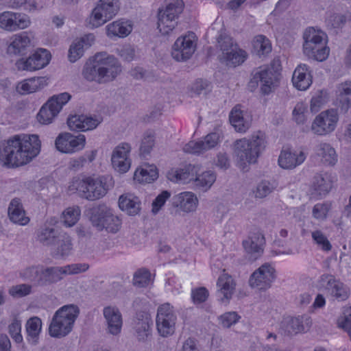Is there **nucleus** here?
<instances>
[{"label":"nucleus","mask_w":351,"mask_h":351,"mask_svg":"<svg viewBox=\"0 0 351 351\" xmlns=\"http://www.w3.org/2000/svg\"><path fill=\"white\" fill-rule=\"evenodd\" d=\"M40 141L36 134H16L0 143V162L8 168L29 163L40 151Z\"/></svg>","instance_id":"obj_1"},{"label":"nucleus","mask_w":351,"mask_h":351,"mask_svg":"<svg viewBox=\"0 0 351 351\" xmlns=\"http://www.w3.org/2000/svg\"><path fill=\"white\" fill-rule=\"evenodd\" d=\"M121 72L117 58L106 52H99L86 63L82 75L88 81L103 84L114 80Z\"/></svg>","instance_id":"obj_2"},{"label":"nucleus","mask_w":351,"mask_h":351,"mask_svg":"<svg viewBox=\"0 0 351 351\" xmlns=\"http://www.w3.org/2000/svg\"><path fill=\"white\" fill-rule=\"evenodd\" d=\"M267 146L265 135L261 131L250 138H243L234 141L233 154L239 168L244 169L247 165L256 163Z\"/></svg>","instance_id":"obj_3"},{"label":"nucleus","mask_w":351,"mask_h":351,"mask_svg":"<svg viewBox=\"0 0 351 351\" xmlns=\"http://www.w3.org/2000/svg\"><path fill=\"white\" fill-rule=\"evenodd\" d=\"M303 53L308 58L322 62L329 56L330 49L327 46L328 36L319 29L310 27L303 33Z\"/></svg>","instance_id":"obj_4"},{"label":"nucleus","mask_w":351,"mask_h":351,"mask_svg":"<svg viewBox=\"0 0 351 351\" xmlns=\"http://www.w3.org/2000/svg\"><path fill=\"white\" fill-rule=\"evenodd\" d=\"M80 313L79 308L74 304L64 305L53 315L49 327V335L53 337L61 338L71 330Z\"/></svg>","instance_id":"obj_5"},{"label":"nucleus","mask_w":351,"mask_h":351,"mask_svg":"<svg viewBox=\"0 0 351 351\" xmlns=\"http://www.w3.org/2000/svg\"><path fill=\"white\" fill-rule=\"evenodd\" d=\"M183 9L182 0H165L164 7L158 12V29L162 35H169L173 32Z\"/></svg>","instance_id":"obj_6"},{"label":"nucleus","mask_w":351,"mask_h":351,"mask_svg":"<svg viewBox=\"0 0 351 351\" xmlns=\"http://www.w3.org/2000/svg\"><path fill=\"white\" fill-rule=\"evenodd\" d=\"M20 276L35 287H44L59 282L56 267H45L43 265H32L24 269L20 273Z\"/></svg>","instance_id":"obj_7"},{"label":"nucleus","mask_w":351,"mask_h":351,"mask_svg":"<svg viewBox=\"0 0 351 351\" xmlns=\"http://www.w3.org/2000/svg\"><path fill=\"white\" fill-rule=\"evenodd\" d=\"M77 190L82 198L95 201L104 197L107 194L109 186L106 177L89 176L79 181Z\"/></svg>","instance_id":"obj_8"},{"label":"nucleus","mask_w":351,"mask_h":351,"mask_svg":"<svg viewBox=\"0 0 351 351\" xmlns=\"http://www.w3.org/2000/svg\"><path fill=\"white\" fill-rule=\"evenodd\" d=\"M90 221L93 226L99 230L105 229L109 232H117L121 226V220L115 215L113 210L106 206L100 204L92 210Z\"/></svg>","instance_id":"obj_9"},{"label":"nucleus","mask_w":351,"mask_h":351,"mask_svg":"<svg viewBox=\"0 0 351 351\" xmlns=\"http://www.w3.org/2000/svg\"><path fill=\"white\" fill-rule=\"evenodd\" d=\"M177 315L174 307L169 302L160 305L156 317V330L162 337L173 335L176 330Z\"/></svg>","instance_id":"obj_10"},{"label":"nucleus","mask_w":351,"mask_h":351,"mask_svg":"<svg viewBox=\"0 0 351 351\" xmlns=\"http://www.w3.org/2000/svg\"><path fill=\"white\" fill-rule=\"evenodd\" d=\"M119 8V0H99L92 12L90 24L94 27L104 25L116 16Z\"/></svg>","instance_id":"obj_11"},{"label":"nucleus","mask_w":351,"mask_h":351,"mask_svg":"<svg viewBox=\"0 0 351 351\" xmlns=\"http://www.w3.org/2000/svg\"><path fill=\"white\" fill-rule=\"evenodd\" d=\"M68 93H62L53 95L43 106L37 114L38 121L42 124H49L60 112L62 106L71 99Z\"/></svg>","instance_id":"obj_12"},{"label":"nucleus","mask_w":351,"mask_h":351,"mask_svg":"<svg viewBox=\"0 0 351 351\" xmlns=\"http://www.w3.org/2000/svg\"><path fill=\"white\" fill-rule=\"evenodd\" d=\"M338 120L339 116L335 109L324 110L315 118L311 125V130L317 135H326L335 130Z\"/></svg>","instance_id":"obj_13"},{"label":"nucleus","mask_w":351,"mask_h":351,"mask_svg":"<svg viewBox=\"0 0 351 351\" xmlns=\"http://www.w3.org/2000/svg\"><path fill=\"white\" fill-rule=\"evenodd\" d=\"M276 278V269L271 263H266L252 274L249 280V284L253 288L266 290L271 286Z\"/></svg>","instance_id":"obj_14"},{"label":"nucleus","mask_w":351,"mask_h":351,"mask_svg":"<svg viewBox=\"0 0 351 351\" xmlns=\"http://www.w3.org/2000/svg\"><path fill=\"white\" fill-rule=\"evenodd\" d=\"M196 36L190 32L179 37L173 45L171 56L177 61H185L189 59L196 49Z\"/></svg>","instance_id":"obj_15"},{"label":"nucleus","mask_w":351,"mask_h":351,"mask_svg":"<svg viewBox=\"0 0 351 351\" xmlns=\"http://www.w3.org/2000/svg\"><path fill=\"white\" fill-rule=\"evenodd\" d=\"M31 20L27 14L12 11L0 13V28L7 32H16L29 27Z\"/></svg>","instance_id":"obj_16"},{"label":"nucleus","mask_w":351,"mask_h":351,"mask_svg":"<svg viewBox=\"0 0 351 351\" xmlns=\"http://www.w3.org/2000/svg\"><path fill=\"white\" fill-rule=\"evenodd\" d=\"M86 137L83 134L73 135L69 132L60 133L55 141L56 149L65 154H73L84 149Z\"/></svg>","instance_id":"obj_17"},{"label":"nucleus","mask_w":351,"mask_h":351,"mask_svg":"<svg viewBox=\"0 0 351 351\" xmlns=\"http://www.w3.org/2000/svg\"><path fill=\"white\" fill-rule=\"evenodd\" d=\"M50 52L45 49H38L27 59L21 58L16 61L19 70L34 71L45 67L51 60Z\"/></svg>","instance_id":"obj_18"},{"label":"nucleus","mask_w":351,"mask_h":351,"mask_svg":"<svg viewBox=\"0 0 351 351\" xmlns=\"http://www.w3.org/2000/svg\"><path fill=\"white\" fill-rule=\"evenodd\" d=\"M307 154L303 148L292 149L284 147L278 157V165L284 169H293L302 165L306 160Z\"/></svg>","instance_id":"obj_19"},{"label":"nucleus","mask_w":351,"mask_h":351,"mask_svg":"<svg viewBox=\"0 0 351 351\" xmlns=\"http://www.w3.org/2000/svg\"><path fill=\"white\" fill-rule=\"evenodd\" d=\"M221 134L218 132L207 134L203 140L199 141H190L183 148L187 153L201 154L214 148L220 141Z\"/></svg>","instance_id":"obj_20"},{"label":"nucleus","mask_w":351,"mask_h":351,"mask_svg":"<svg viewBox=\"0 0 351 351\" xmlns=\"http://www.w3.org/2000/svg\"><path fill=\"white\" fill-rule=\"evenodd\" d=\"M280 73L273 68H266L256 72L253 80L261 84L263 94L268 95L278 86Z\"/></svg>","instance_id":"obj_21"},{"label":"nucleus","mask_w":351,"mask_h":351,"mask_svg":"<svg viewBox=\"0 0 351 351\" xmlns=\"http://www.w3.org/2000/svg\"><path fill=\"white\" fill-rule=\"evenodd\" d=\"M131 146L128 143H121L117 145L112 152V164L114 168L119 172L125 173L130 167L129 154Z\"/></svg>","instance_id":"obj_22"},{"label":"nucleus","mask_w":351,"mask_h":351,"mask_svg":"<svg viewBox=\"0 0 351 351\" xmlns=\"http://www.w3.org/2000/svg\"><path fill=\"white\" fill-rule=\"evenodd\" d=\"M236 285L235 280L228 274L223 272L219 276L217 282V295L222 303H229L235 292Z\"/></svg>","instance_id":"obj_23"},{"label":"nucleus","mask_w":351,"mask_h":351,"mask_svg":"<svg viewBox=\"0 0 351 351\" xmlns=\"http://www.w3.org/2000/svg\"><path fill=\"white\" fill-rule=\"evenodd\" d=\"M172 206L177 211L189 213L195 212L198 206V199L192 192H182L172 198Z\"/></svg>","instance_id":"obj_24"},{"label":"nucleus","mask_w":351,"mask_h":351,"mask_svg":"<svg viewBox=\"0 0 351 351\" xmlns=\"http://www.w3.org/2000/svg\"><path fill=\"white\" fill-rule=\"evenodd\" d=\"M103 314L107 332L112 335H119L123 325L122 315L120 311L117 307L109 306L104 308Z\"/></svg>","instance_id":"obj_25"},{"label":"nucleus","mask_w":351,"mask_h":351,"mask_svg":"<svg viewBox=\"0 0 351 351\" xmlns=\"http://www.w3.org/2000/svg\"><path fill=\"white\" fill-rule=\"evenodd\" d=\"M54 247L51 249V256L58 260H65L71 255L73 250V243L71 237L62 232L59 235Z\"/></svg>","instance_id":"obj_26"},{"label":"nucleus","mask_w":351,"mask_h":351,"mask_svg":"<svg viewBox=\"0 0 351 351\" xmlns=\"http://www.w3.org/2000/svg\"><path fill=\"white\" fill-rule=\"evenodd\" d=\"M150 316L145 312H138L133 322V329L136 339L139 341H145L151 335Z\"/></svg>","instance_id":"obj_27"},{"label":"nucleus","mask_w":351,"mask_h":351,"mask_svg":"<svg viewBox=\"0 0 351 351\" xmlns=\"http://www.w3.org/2000/svg\"><path fill=\"white\" fill-rule=\"evenodd\" d=\"M229 119L231 125L239 132H245L251 126L252 119L240 105L235 106L230 111Z\"/></svg>","instance_id":"obj_28"},{"label":"nucleus","mask_w":351,"mask_h":351,"mask_svg":"<svg viewBox=\"0 0 351 351\" xmlns=\"http://www.w3.org/2000/svg\"><path fill=\"white\" fill-rule=\"evenodd\" d=\"M101 120L84 114H75L69 117L67 124L70 130L73 131H87L95 129Z\"/></svg>","instance_id":"obj_29"},{"label":"nucleus","mask_w":351,"mask_h":351,"mask_svg":"<svg viewBox=\"0 0 351 351\" xmlns=\"http://www.w3.org/2000/svg\"><path fill=\"white\" fill-rule=\"evenodd\" d=\"M336 106L341 113H346L351 109V81L338 84L336 91Z\"/></svg>","instance_id":"obj_30"},{"label":"nucleus","mask_w":351,"mask_h":351,"mask_svg":"<svg viewBox=\"0 0 351 351\" xmlns=\"http://www.w3.org/2000/svg\"><path fill=\"white\" fill-rule=\"evenodd\" d=\"M31 47V39L27 32L13 35L8 47V53L23 56L27 53Z\"/></svg>","instance_id":"obj_31"},{"label":"nucleus","mask_w":351,"mask_h":351,"mask_svg":"<svg viewBox=\"0 0 351 351\" xmlns=\"http://www.w3.org/2000/svg\"><path fill=\"white\" fill-rule=\"evenodd\" d=\"M120 209L130 216L138 215L141 210V201L134 193H127L119 198Z\"/></svg>","instance_id":"obj_32"},{"label":"nucleus","mask_w":351,"mask_h":351,"mask_svg":"<svg viewBox=\"0 0 351 351\" xmlns=\"http://www.w3.org/2000/svg\"><path fill=\"white\" fill-rule=\"evenodd\" d=\"M332 177L328 173H317L314 177L311 185L313 193L319 196H324L328 193L332 187Z\"/></svg>","instance_id":"obj_33"},{"label":"nucleus","mask_w":351,"mask_h":351,"mask_svg":"<svg viewBox=\"0 0 351 351\" xmlns=\"http://www.w3.org/2000/svg\"><path fill=\"white\" fill-rule=\"evenodd\" d=\"M292 82L293 86L300 90H305L312 84V76L308 67L306 64H300L295 69Z\"/></svg>","instance_id":"obj_34"},{"label":"nucleus","mask_w":351,"mask_h":351,"mask_svg":"<svg viewBox=\"0 0 351 351\" xmlns=\"http://www.w3.org/2000/svg\"><path fill=\"white\" fill-rule=\"evenodd\" d=\"M314 152L315 156L325 165L333 166L337 161L336 151L329 143H318L314 148Z\"/></svg>","instance_id":"obj_35"},{"label":"nucleus","mask_w":351,"mask_h":351,"mask_svg":"<svg viewBox=\"0 0 351 351\" xmlns=\"http://www.w3.org/2000/svg\"><path fill=\"white\" fill-rule=\"evenodd\" d=\"M95 40L93 34L86 35L80 40H76L70 46L69 60L71 62H76L84 54V48L90 47Z\"/></svg>","instance_id":"obj_36"},{"label":"nucleus","mask_w":351,"mask_h":351,"mask_svg":"<svg viewBox=\"0 0 351 351\" xmlns=\"http://www.w3.org/2000/svg\"><path fill=\"white\" fill-rule=\"evenodd\" d=\"M47 84V80L45 77H32L19 83L16 90L21 95L30 94L40 90Z\"/></svg>","instance_id":"obj_37"},{"label":"nucleus","mask_w":351,"mask_h":351,"mask_svg":"<svg viewBox=\"0 0 351 351\" xmlns=\"http://www.w3.org/2000/svg\"><path fill=\"white\" fill-rule=\"evenodd\" d=\"M8 216L12 222L19 225L24 226L29 221V217L25 216L21 202L18 198H14L10 202L8 207Z\"/></svg>","instance_id":"obj_38"},{"label":"nucleus","mask_w":351,"mask_h":351,"mask_svg":"<svg viewBox=\"0 0 351 351\" xmlns=\"http://www.w3.org/2000/svg\"><path fill=\"white\" fill-rule=\"evenodd\" d=\"M264 244V237L261 233H254L249 238L243 242L245 251L251 254L254 258H257L263 251V245Z\"/></svg>","instance_id":"obj_39"},{"label":"nucleus","mask_w":351,"mask_h":351,"mask_svg":"<svg viewBox=\"0 0 351 351\" xmlns=\"http://www.w3.org/2000/svg\"><path fill=\"white\" fill-rule=\"evenodd\" d=\"M158 175L155 165L144 164L136 170L134 180L141 184L150 183L157 179Z\"/></svg>","instance_id":"obj_40"},{"label":"nucleus","mask_w":351,"mask_h":351,"mask_svg":"<svg viewBox=\"0 0 351 351\" xmlns=\"http://www.w3.org/2000/svg\"><path fill=\"white\" fill-rule=\"evenodd\" d=\"M247 56V53L245 50L237 47L232 51L226 53V56H220V61L228 66L235 67L243 64Z\"/></svg>","instance_id":"obj_41"},{"label":"nucleus","mask_w":351,"mask_h":351,"mask_svg":"<svg viewBox=\"0 0 351 351\" xmlns=\"http://www.w3.org/2000/svg\"><path fill=\"white\" fill-rule=\"evenodd\" d=\"M107 35L109 37H125L132 30V25L130 21H116L106 26Z\"/></svg>","instance_id":"obj_42"},{"label":"nucleus","mask_w":351,"mask_h":351,"mask_svg":"<svg viewBox=\"0 0 351 351\" xmlns=\"http://www.w3.org/2000/svg\"><path fill=\"white\" fill-rule=\"evenodd\" d=\"M311 320L308 317H292L287 322L285 331L290 335L304 332L309 328Z\"/></svg>","instance_id":"obj_43"},{"label":"nucleus","mask_w":351,"mask_h":351,"mask_svg":"<svg viewBox=\"0 0 351 351\" xmlns=\"http://www.w3.org/2000/svg\"><path fill=\"white\" fill-rule=\"evenodd\" d=\"M62 233L56 228L45 227L38 230L37 239L44 246H51L55 245L59 235Z\"/></svg>","instance_id":"obj_44"},{"label":"nucleus","mask_w":351,"mask_h":351,"mask_svg":"<svg viewBox=\"0 0 351 351\" xmlns=\"http://www.w3.org/2000/svg\"><path fill=\"white\" fill-rule=\"evenodd\" d=\"M89 269L87 263H73L62 267H56L57 275L60 281L64 276L75 275L85 272Z\"/></svg>","instance_id":"obj_45"},{"label":"nucleus","mask_w":351,"mask_h":351,"mask_svg":"<svg viewBox=\"0 0 351 351\" xmlns=\"http://www.w3.org/2000/svg\"><path fill=\"white\" fill-rule=\"evenodd\" d=\"M237 47L239 45L234 39L225 32H221L217 38V48L221 52L219 57L226 56V53L232 51Z\"/></svg>","instance_id":"obj_46"},{"label":"nucleus","mask_w":351,"mask_h":351,"mask_svg":"<svg viewBox=\"0 0 351 351\" xmlns=\"http://www.w3.org/2000/svg\"><path fill=\"white\" fill-rule=\"evenodd\" d=\"M25 327L28 337L34 343H36L37 338L41 332V319L38 317H31L27 320Z\"/></svg>","instance_id":"obj_47"},{"label":"nucleus","mask_w":351,"mask_h":351,"mask_svg":"<svg viewBox=\"0 0 351 351\" xmlns=\"http://www.w3.org/2000/svg\"><path fill=\"white\" fill-rule=\"evenodd\" d=\"M253 47L259 56L267 54L271 51V45L269 40L263 35H258L254 37Z\"/></svg>","instance_id":"obj_48"},{"label":"nucleus","mask_w":351,"mask_h":351,"mask_svg":"<svg viewBox=\"0 0 351 351\" xmlns=\"http://www.w3.org/2000/svg\"><path fill=\"white\" fill-rule=\"evenodd\" d=\"M336 324L338 328L348 333L351 340V306L343 308L342 315L337 318Z\"/></svg>","instance_id":"obj_49"},{"label":"nucleus","mask_w":351,"mask_h":351,"mask_svg":"<svg viewBox=\"0 0 351 351\" xmlns=\"http://www.w3.org/2000/svg\"><path fill=\"white\" fill-rule=\"evenodd\" d=\"M278 182L273 180H263L259 182L255 191V196L258 198H263L271 193L278 187Z\"/></svg>","instance_id":"obj_50"},{"label":"nucleus","mask_w":351,"mask_h":351,"mask_svg":"<svg viewBox=\"0 0 351 351\" xmlns=\"http://www.w3.org/2000/svg\"><path fill=\"white\" fill-rule=\"evenodd\" d=\"M80 209L78 206L67 208L62 213V222L66 227L73 226L79 220L80 216Z\"/></svg>","instance_id":"obj_51"},{"label":"nucleus","mask_w":351,"mask_h":351,"mask_svg":"<svg viewBox=\"0 0 351 351\" xmlns=\"http://www.w3.org/2000/svg\"><path fill=\"white\" fill-rule=\"evenodd\" d=\"M155 145V136L151 132L145 133L140 145V156L146 158L151 153Z\"/></svg>","instance_id":"obj_52"},{"label":"nucleus","mask_w":351,"mask_h":351,"mask_svg":"<svg viewBox=\"0 0 351 351\" xmlns=\"http://www.w3.org/2000/svg\"><path fill=\"white\" fill-rule=\"evenodd\" d=\"M195 169V166L189 165L182 169L176 170L173 177L174 178L173 181L180 183H186L189 180L193 179V171ZM173 180V178H171Z\"/></svg>","instance_id":"obj_53"},{"label":"nucleus","mask_w":351,"mask_h":351,"mask_svg":"<svg viewBox=\"0 0 351 351\" xmlns=\"http://www.w3.org/2000/svg\"><path fill=\"white\" fill-rule=\"evenodd\" d=\"M215 174L211 171H207L198 175L195 178V182L197 186H199L204 190H207L210 188L215 182Z\"/></svg>","instance_id":"obj_54"},{"label":"nucleus","mask_w":351,"mask_h":351,"mask_svg":"<svg viewBox=\"0 0 351 351\" xmlns=\"http://www.w3.org/2000/svg\"><path fill=\"white\" fill-rule=\"evenodd\" d=\"M311 237L314 243L322 251L328 252L332 250V245L327 237L319 230L311 232Z\"/></svg>","instance_id":"obj_55"},{"label":"nucleus","mask_w":351,"mask_h":351,"mask_svg":"<svg viewBox=\"0 0 351 351\" xmlns=\"http://www.w3.org/2000/svg\"><path fill=\"white\" fill-rule=\"evenodd\" d=\"M151 281V274L145 268L138 269L134 274L133 282L135 286L145 287L148 286Z\"/></svg>","instance_id":"obj_56"},{"label":"nucleus","mask_w":351,"mask_h":351,"mask_svg":"<svg viewBox=\"0 0 351 351\" xmlns=\"http://www.w3.org/2000/svg\"><path fill=\"white\" fill-rule=\"evenodd\" d=\"M8 332L15 342L19 343L23 341L21 332V321L14 317L12 323L8 326Z\"/></svg>","instance_id":"obj_57"},{"label":"nucleus","mask_w":351,"mask_h":351,"mask_svg":"<svg viewBox=\"0 0 351 351\" xmlns=\"http://www.w3.org/2000/svg\"><path fill=\"white\" fill-rule=\"evenodd\" d=\"M338 282L339 280H337L332 275L323 274L321 276L318 283L321 289L325 290L330 294L335 288L334 285H337Z\"/></svg>","instance_id":"obj_58"},{"label":"nucleus","mask_w":351,"mask_h":351,"mask_svg":"<svg viewBox=\"0 0 351 351\" xmlns=\"http://www.w3.org/2000/svg\"><path fill=\"white\" fill-rule=\"evenodd\" d=\"M32 285L29 284H20L12 286L9 289V293L14 298H23L32 293Z\"/></svg>","instance_id":"obj_59"},{"label":"nucleus","mask_w":351,"mask_h":351,"mask_svg":"<svg viewBox=\"0 0 351 351\" xmlns=\"http://www.w3.org/2000/svg\"><path fill=\"white\" fill-rule=\"evenodd\" d=\"M9 7L12 9H19L23 8V10L31 12L36 10V0H10Z\"/></svg>","instance_id":"obj_60"},{"label":"nucleus","mask_w":351,"mask_h":351,"mask_svg":"<svg viewBox=\"0 0 351 351\" xmlns=\"http://www.w3.org/2000/svg\"><path fill=\"white\" fill-rule=\"evenodd\" d=\"M330 208L328 203L317 204L313 208V216L319 220H324L326 218L327 214Z\"/></svg>","instance_id":"obj_61"},{"label":"nucleus","mask_w":351,"mask_h":351,"mask_svg":"<svg viewBox=\"0 0 351 351\" xmlns=\"http://www.w3.org/2000/svg\"><path fill=\"white\" fill-rule=\"evenodd\" d=\"M170 196L171 193L167 191H163L159 194L152 203V213L156 214Z\"/></svg>","instance_id":"obj_62"},{"label":"nucleus","mask_w":351,"mask_h":351,"mask_svg":"<svg viewBox=\"0 0 351 351\" xmlns=\"http://www.w3.org/2000/svg\"><path fill=\"white\" fill-rule=\"evenodd\" d=\"M118 55L125 61H132L135 56V49L130 45H125L117 49Z\"/></svg>","instance_id":"obj_63"},{"label":"nucleus","mask_w":351,"mask_h":351,"mask_svg":"<svg viewBox=\"0 0 351 351\" xmlns=\"http://www.w3.org/2000/svg\"><path fill=\"white\" fill-rule=\"evenodd\" d=\"M346 16L340 14H331L326 20L328 25L332 28L341 27L346 23Z\"/></svg>","instance_id":"obj_64"}]
</instances>
